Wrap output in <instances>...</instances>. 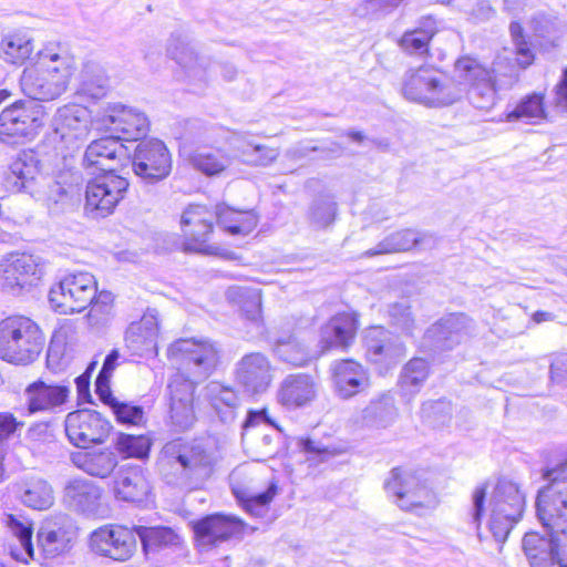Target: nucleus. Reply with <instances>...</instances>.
I'll list each match as a JSON object with an SVG mask.
<instances>
[{
	"label": "nucleus",
	"mask_w": 567,
	"mask_h": 567,
	"mask_svg": "<svg viewBox=\"0 0 567 567\" xmlns=\"http://www.w3.org/2000/svg\"><path fill=\"white\" fill-rule=\"evenodd\" d=\"M509 121H525L526 123H537L546 117L544 107V96L533 93L525 96L515 109L507 115Z\"/></svg>",
	"instance_id": "09e8293b"
},
{
	"label": "nucleus",
	"mask_w": 567,
	"mask_h": 567,
	"mask_svg": "<svg viewBox=\"0 0 567 567\" xmlns=\"http://www.w3.org/2000/svg\"><path fill=\"white\" fill-rule=\"evenodd\" d=\"M207 395L212 408L223 422L234 419V411L238 405V396L233 389L219 383H210L207 386Z\"/></svg>",
	"instance_id": "c03bdc74"
},
{
	"label": "nucleus",
	"mask_w": 567,
	"mask_h": 567,
	"mask_svg": "<svg viewBox=\"0 0 567 567\" xmlns=\"http://www.w3.org/2000/svg\"><path fill=\"white\" fill-rule=\"evenodd\" d=\"M489 505L492 509H501L503 513L522 517L525 497L516 483L501 478L494 488Z\"/></svg>",
	"instance_id": "4c0bfd02"
},
{
	"label": "nucleus",
	"mask_w": 567,
	"mask_h": 567,
	"mask_svg": "<svg viewBox=\"0 0 567 567\" xmlns=\"http://www.w3.org/2000/svg\"><path fill=\"white\" fill-rule=\"evenodd\" d=\"M69 58L59 42H49L38 51V101L60 96L70 79Z\"/></svg>",
	"instance_id": "1a4fd4ad"
},
{
	"label": "nucleus",
	"mask_w": 567,
	"mask_h": 567,
	"mask_svg": "<svg viewBox=\"0 0 567 567\" xmlns=\"http://www.w3.org/2000/svg\"><path fill=\"white\" fill-rule=\"evenodd\" d=\"M236 380L248 393L265 392L272 381L268 358L260 352L244 355L236 364Z\"/></svg>",
	"instance_id": "393cba45"
},
{
	"label": "nucleus",
	"mask_w": 567,
	"mask_h": 567,
	"mask_svg": "<svg viewBox=\"0 0 567 567\" xmlns=\"http://www.w3.org/2000/svg\"><path fill=\"white\" fill-rule=\"evenodd\" d=\"M90 550L114 561L124 563L133 557L137 548L135 530L122 525H104L89 537Z\"/></svg>",
	"instance_id": "2eb2a0df"
},
{
	"label": "nucleus",
	"mask_w": 567,
	"mask_h": 567,
	"mask_svg": "<svg viewBox=\"0 0 567 567\" xmlns=\"http://www.w3.org/2000/svg\"><path fill=\"white\" fill-rule=\"evenodd\" d=\"M102 488L85 478H73L64 487V505L85 517H97L101 514Z\"/></svg>",
	"instance_id": "b1692460"
},
{
	"label": "nucleus",
	"mask_w": 567,
	"mask_h": 567,
	"mask_svg": "<svg viewBox=\"0 0 567 567\" xmlns=\"http://www.w3.org/2000/svg\"><path fill=\"white\" fill-rule=\"evenodd\" d=\"M6 525L11 530V533L19 539L21 547L23 548L28 558L32 559V524L29 522H22L14 515H8L6 519Z\"/></svg>",
	"instance_id": "680f3d73"
},
{
	"label": "nucleus",
	"mask_w": 567,
	"mask_h": 567,
	"mask_svg": "<svg viewBox=\"0 0 567 567\" xmlns=\"http://www.w3.org/2000/svg\"><path fill=\"white\" fill-rule=\"evenodd\" d=\"M402 90L408 100L430 106L451 105L464 93L453 80L426 68L409 71Z\"/></svg>",
	"instance_id": "423d86ee"
},
{
	"label": "nucleus",
	"mask_w": 567,
	"mask_h": 567,
	"mask_svg": "<svg viewBox=\"0 0 567 567\" xmlns=\"http://www.w3.org/2000/svg\"><path fill=\"white\" fill-rule=\"evenodd\" d=\"M96 292V280L92 274H69L50 289L49 302L54 311L63 315L81 312L92 303Z\"/></svg>",
	"instance_id": "9b49d317"
},
{
	"label": "nucleus",
	"mask_w": 567,
	"mask_h": 567,
	"mask_svg": "<svg viewBox=\"0 0 567 567\" xmlns=\"http://www.w3.org/2000/svg\"><path fill=\"white\" fill-rule=\"evenodd\" d=\"M34 275L35 259L32 255L16 252L0 261V287L13 296L30 291Z\"/></svg>",
	"instance_id": "4be33fe9"
},
{
	"label": "nucleus",
	"mask_w": 567,
	"mask_h": 567,
	"mask_svg": "<svg viewBox=\"0 0 567 567\" xmlns=\"http://www.w3.org/2000/svg\"><path fill=\"white\" fill-rule=\"evenodd\" d=\"M437 244V238L429 231H419L406 228L388 235L375 248L367 250L365 257H373L383 254L409 251L414 247L432 249Z\"/></svg>",
	"instance_id": "cd10ccee"
},
{
	"label": "nucleus",
	"mask_w": 567,
	"mask_h": 567,
	"mask_svg": "<svg viewBox=\"0 0 567 567\" xmlns=\"http://www.w3.org/2000/svg\"><path fill=\"white\" fill-rule=\"evenodd\" d=\"M429 377V363L422 358L411 359L402 369L399 378V389L401 396L410 402L423 386Z\"/></svg>",
	"instance_id": "ea45409f"
},
{
	"label": "nucleus",
	"mask_w": 567,
	"mask_h": 567,
	"mask_svg": "<svg viewBox=\"0 0 567 567\" xmlns=\"http://www.w3.org/2000/svg\"><path fill=\"white\" fill-rule=\"evenodd\" d=\"M452 416V404L445 399L427 401L422 404L421 417L432 426L445 425Z\"/></svg>",
	"instance_id": "5fc2aeb1"
},
{
	"label": "nucleus",
	"mask_w": 567,
	"mask_h": 567,
	"mask_svg": "<svg viewBox=\"0 0 567 567\" xmlns=\"http://www.w3.org/2000/svg\"><path fill=\"white\" fill-rule=\"evenodd\" d=\"M219 461L220 453L213 440L178 437L163 446L158 467L167 484L194 491L213 476Z\"/></svg>",
	"instance_id": "20e7f679"
},
{
	"label": "nucleus",
	"mask_w": 567,
	"mask_h": 567,
	"mask_svg": "<svg viewBox=\"0 0 567 567\" xmlns=\"http://www.w3.org/2000/svg\"><path fill=\"white\" fill-rule=\"evenodd\" d=\"M547 482L538 489L536 514L544 528L567 529V458L542 470Z\"/></svg>",
	"instance_id": "39448f33"
},
{
	"label": "nucleus",
	"mask_w": 567,
	"mask_h": 567,
	"mask_svg": "<svg viewBox=\"0 0 567 567\" xmlns=\"http://www.w3.org/2000/svg\"><path fill=\"white\" fill-rule=\"evenodd\" d=\"M23 425L24 423L18 421L13 414L0 412V443L9 440V437L16 434Z\"/></svg>",
	"instance_id": "338daca9"
},
{
	"label": "nucleus",
	"mask_w": 567,
	"mask_h": 567,
	"mask_svg": "<svg viewBox=\"0 0 567 567\" xmlns=\"http://www.w3.org/2000/svg\"><path fill=\"white\" fill-rule=\"evenodd\" d=\"M111 410L121 424L138 426L145 422L144 409L141 405L117 400Z\"/></svg>",
	"instance_id": "bf43d9fd"
},
{
	"label": "nucleus",
	"mask_w": 567,
	"mask_h": 567,
	"mask_svg": "<svg viewBox=\"0 0 567 567\" xmlns=\"http://www.w3.org/2000/svg\"><path fill=\"white\" fill-rule=\"evenodd\" d=\"M111 429V423L101 413L93 410L73 411L65 419V434L69 441L80 449L103 443Z\"/></svg>",
	"instance_id": "a211bd4d"
},
{
	"label": "nucleus",
	"mask_w": 567,
	"mask_h": 567,
	"mask_svg": "<svg viewBox=\"0 0 567 567\" xmlns=\"http://www.w3.org/2000/svg\"><path fill=\"white\" fill-rule=\"evenodd\" d=\"M215 220L216 209L210 210L203 205H189L181 219L184 240L179 248L185 252L218 255L219 248L208 244Z\"/></svg>",
	"instance_id": "ddd939ff"
},
{
	"label": "nucleus",
	"mask_w": 567,
	"mask_h": 567,
	"mask_svg": "<svg viewBox=\"0 0 567 567\" xmlns=\"http://www.w3.org/2000/svg\"><path fill=\"white\" fill-rule=\"evenodd\" d=\"M120 141V136L110 133L109 136L91 142L84 152L82 165L89 174L103 173L85 187L84 213L91 219L113 214L128 189V181L114 173L126 155Z\"/></svg>",
	"instance_id": "7ed1b4c3"
},
{
	"label": "nucleus",
	"mask_w": 567,
	"mask_h": 567,
	"mask_svg": "<svg viewBox=\"0 0 567 567\" xmlns=\"http://www.w3.org/2000/svg\"><path fill=\"white\" fill-rule=\"evenodd\" d=\"M167 354L192 377L189 379L176 374L167 385L171 426L175 432L182 433L190 430L196 422V383L214 371L218 362V350L208 340L179 339L168 347Z\"/></svg>",
	"instance_id": "f03ea898"
},
{
	"label": "nucleus",
	"mask_w": 567,
	"mask_h": 567,
	"mask_svg": "<svg viewBox=\"0 0 567 567\" xmlns=\"http://www.w3.org/2000/svg\"><path fill=\"white\" fill-rule=\"evenodd\" d=\"M398 416L394 398L390 393H382L373 399L362 411L363 421L371 426L386 427Z\"/></svg>",
	"instance_id": "79ce46f5"
},
{
	"label": "nucleus",
	"mask_w": 567,
	"mask_h": 567,
	"mask_svg": "<svg viewBox=\"0 0 567 567\" xmlns=\"http://www.w3.org/2000/svg\"><path fill=\"white\" fill-rule=\"evenodd\" d=\"M358 329V319L354 313L340 312L333 316L320 329L319 346L324 353L331 349H344L353 341Z\"/></svg>",
	"instance_id": "c756f323"
},
{
	"label": "nucleus",
	"mask_w": 567,
	"mask_h": 567,
	"mask_svg": "<svg viewBox=\"0 0 567 567\" xmlns=\"http://www.w3.org/2000/svg\"><path fill=\"white\" fill-rule=\"evenodd\" d=\"M299 447L307 454V461L313 465L327 461L332 455L328 447L311 439H301Z\"/></svg>",
	"instance_id": "0e129e2a"
},
{
	"label": "nucleus",
	"mask_w": 567,
	"mask_h": 567,
	"mask_svg": "<svg viewBox=\"0 0 567 567\" xmlns=\"http://www.w3.org/2000/svg\"><path fill=\"white\" fill-rule=\"evenodd\" d=\"M35 136V102L18 101L0 114V138L10 144H23Z\"/></svg>",
	"instance_id": "aec40b11"
},
{
	"label": "nucleus",
	"mask_w": 567,
	"mask_h": 567,
	"mask_svg": "<svg viewBox=\"0 0 567 567\" xmlns=\"http://www.w3.org/2000/svg\"><path fill=\"white\" fill-rule=\"evenodd\" d=\"M547 536L527 533L523 549L532 567H567V529L545 528Z\"/></svg>",
	"instance_id": "4468645a"
},
{
	"label": "nucleus",
	"mask_w": 567,
	"mask_h": 567,
	"mask_svg": "<svg viewBox=\"0 0 567 567\" xmlns=\"http://www.w3.org/2000/svg\"><path fill=\"white\" fill-rule=\"evenodd\" d=\"M168 55L181 66L192 68L196 61V53L189 43L181 34H173L167 48Z\"/></svg>",
	"instance_id": "13d9d810"
},
{
	"label": "nucleus",
	"mask_w": 567,
	"mask_h": 567,
	"mask_svg": "<svg viewBox=\"0 0 567 567\" xmlns=\"http://www.w3.org/2000/svg\"><path fill=\"white\" fill-rule=\"evenodd\" d=\"M487 485L482 484L477 486L472 495V520L476 526L477 536L481 538L480 526L482 517L485 513V501H486Z\"/></svg>",
	"instance_id": "69168bd1"
},
{
	"label": "nucleus",
	"mask_w": 567,
	"mask_h": 567,
	"mask_svg": "<svg viewBox=\"0 0 567 567\" xmlns=\"http://www.w3.org/2000/svg\"><path fill=\"white\" fill-rule=\"evenodd\" d=\"M90 111L79 104H69L58 109L50 131L44 134L41 144V158H38V173L51 175L47 183L45 203L51 214H61L81 200L84 178L74 168L63 150L74 141L87 136L90 126L96 127Z\"/></svg>",
	"instance_id": "f257e3e1"
},
{
	"label": "nucleus",
	"mask_w": 567,
	"mask_h": 567,
	"mask_svg": "<svg viewBox=\"0 0 567 567\" xmlns=\"http://www.w3.org/2000/svg\"><path fill=\"white\" fill-rule=\"evenodd\" d=\"M249 526L233 515L213 514L193 523L197 546L210 549L229 539H241Z\"/></svg>",
	"instance_id": "6ab92c4d"
},
{
	"label": "nucleus",
	"mask_w": 567,
	"mask_h": 567,
	"mask_svg": "<svg viewBox=\"0 0 567 567\" xmlns=\"http://www.w3.org/2000/svg\"><path fill=\"white\" fill-rule=\"evenodd\" d=\"M318 382L308 373L286 375L277 391L278 402L287 409H299L310 404L317 396Z\"/></svg>",
	"instance_id": "bb28decb"
},
{
	"label": "nucleus",
	"mask_w": 567,
	"mask_h": 567,
	"mask_svg": "<svg viewBox=\"0 0 567 567\" xmlns=\"http://www.w3.org/2000/svg\"><path fill=\"white\" fill-rule=\"evenodd\" d=\"M0 50L2 58L12 64H22L33 51L32 34L24 30H17L3 35Z\"/></svg>",
	"instance_id": "a19ab883"
},
{
	"label": "nucleus",
	"mask_w": 567,
	"mask_h": 567,
	"mask_svg": "<svg viewBox=\"0 0 567 567\" xmlns=\"http://www.w3.org/2000/svg\"><path fill=\"white\" fill-rule=\"evenodd\" d=\"M193 167L207 176H215L230 165V158L220 150H199L189 158Z\"/></svg>",
	"instance_id": "a18cd8bd"
},
{
	"label": "nucleus",
	"mask_w": 567,
	"mask_h": 567,
	"mask_svg": "<svg viewBox=\"0 0 567 567\" xmlns=\"http://www.w3.org/2000/svg\"><path fill=\"white\" fill-rule=\"evenodd\" d=\"M107 89L109 78L104 70L95 63L85 64L80 93L91 99H101L106 94Z\"/></svg>",
	"instance_id": "49530a36"
},
{
	"label": "nucleus",
	"mask_w": 567,
	"mask_h": 567,
	"mask_svg": "<svg viewBox=\"0 0 567 567\" xmlns=\"http://www.w3.org/2000/svg\"><path fill=\"white\" fill-rule=\"evenodd\" d=\"M454 76L460 85L467 86V97L478 110H491L496 102L494 72L472 56H462L454 64Z\"/></svg>",
	"instance_id": "9d476101"
},
{
	"label": "nucleus",
	"mask_w": 567,
	"mask_h": 567,
	"mask_svg": "<svg viewBox=\"0 0 567 567\" xmlns=\"http://www.w3.org/2000/svg\"><path fill=\"white\" fill-rule=\"evenodd\" d=\"M150 492L148 480L140 465L122 466L116 473L114 493L117 499L142 503L147 498Z\"/></svg>",
	"instance_id": "7c9ffc66"
},
{
	"label": "nucleus",
	"mask_w": 567,
	"mask_h": 567,
	"mask_svg": "<svg viewBox=\"0 0 567 567\" xmlns=\"http://www.w3.org/2000/svg\"><path fill=\"white\" fill-rule=\"evenodd\" d=\"M241 441L255 461L264 462L278 454L282 443L281 430L266 409L250 410L243 424Z\"/></svg>",
	"instance_id": "0eeeda50"
},
{
	"label": "nucleus",
	"mask_w": 567,
	"mask_h": 567,
	"mask_svg": "<svg viewBox=\"0 0 567 567\" xmlns=\"http://www.w3.org/2000/svg\"><path fill=\"white\" fill-rule=\"evenodd\" d=\"M231 492L241 508L254 517H264L269 511V504L277 494V485L270 483L264 492H257L250 485L240 481V471L230 475Z\"/></svg>",
	"instance_id": "c85d7f7f"
},
{
	"label": "nucleus",
	"mask_w": 567,
	"mask_h": 567,
	"mask_svg": "<svg viewBox=\"0 0 567 567\" xmlns=\"http://www.w3.org/2000/svg\"><path fill=\"white\" fill-rule=\"evenodd\" d=\"M243 162L254 166H268L279 156V150L264 144L247 142L239 148Z\"/></svg>",
	"instance_id": "603ef678"
},
{
	"label": "nucleus",
	"mask_w": 567,
	"mask_h": 567,
	"mask_svg": "<svg viewBox=\"0 0 567 567\" xmlns=\"http://www.w3.org/2000/svg\"><path fill=\"white\" fill-rule=\"evenodd\" d=\"M474 330L473 320L465 313L442 317L423 336V347L432 352L450 351L463 342Z\"/></svg>",
	"instance_id": "f3484780"
},
{
	"label": "nucleus",
	"mask_w": 567,
	"mask_h": 567,
	"mask_svg": "<svg viewBox=\"0 0 567 567\" xmlns=\"http://www.w3.org/2000/svg\"><path fill=\"white\" fill-rule=\"evenodd\" d=\"M330 370L334 393L340 399H351L370 384L367 370L351 359L334 361Z\"/></svg>",
	"instance_id": "a878e982"
},
{
	"label": "nucleus",
	"mask_w": 567,
	"mask_h": 567,
	"mask_svg": "<svg viewBox=\"0 0 567 567\" xmlns=\"http://www.w3.org/2000/svg\"><path fill=\"white\" fill-rule=\"evenodd\" d=\"M338 216V203L330 193H320L313 197L306 210V220L313 230L330 229Z\"/></svg>",
	"instance_id": "f704fd0d"
},
{
	"label": "nucleus",
	"mask_w": 567,
	"mask_h": 567,
	"mask_svg": "<svg viewBox=\"0 0 567 567\" xmlns=\"http://www.w3.org/2000/svg\"><path fill=\"white\" fill-rule=\"evenodd\" d=\"M96 130L112 133L121 140H138L148 132L146 115L133 107L107 104L96 116Z\"/></svg>",
	"instance_id": "dca6fc26"
},
{
	"label": "nucleus",
	"mask_w": 567,
	"mask_h": 567,
	"mask_svg": "<svg viewBox=\"0 0 567 567\" xmlns=\"http://www.w3.org/2000/svg\"><path fill=\"white\" fill-rule=\"evenodd\" d=\"M509 32L515 45L517 62L523 69H526L533 63L534 53L526 41L523 27L520 23L513 21L509 24Z\"/></svg>",
	"instance_id": "052dcab7"
},
{
	"label": "nucleus",
	"mask_w": 567,
	"mask_h": 567,
	"mask_svg": "<svg viewBox=\"0 0 567 567\" xmlns=\"http://www.w3.org/2000/svg\"><path fill=\"white\" fill-rule=\"evenodd\" d=\"M216 221L230 235H248L258 224L252 210H235L226 206H216Z\"/></svg>",
	"instance_id": "58836bf2"
},
{
	"label": "nucleus",
	"mask_w": 567,
	"mask_h": 567,
	"mask_svg": "<svg viewBox=\"0 0 567 567\" xmlns=\"http://www.w3.org/2000/svg\"><path fill=\"white\" fill-rule=\"evenodd\" d=\"M35 323L24 316H10L0 321V359L14 364L33 362Z\"/></svg>",
	"instance_id": "6e6552de"
},
{
	"label": "nucleus",
	"mask_w": 567,
	"mask_h": 567,
	"mask_svg": "<svg viewBox=\"0 0 567 567\" xmlns=\"http://www.w3.org/2000/svg\"><path fill=\"white\" fill-rule=\"evenodd\" d=\"M384 488L390 496L395 497L396 504L406 511L422 506L423 501L429 496V489L417 473L400 467L391 471V476L385 481Z\"/></svg>",
	"instance_id": "412c9836"
},
{
	"label": "nucleus",
	"mask_w": 567,
	"mask_h": 567,
	"mask_svg": "<svg viewBox=\"0 0 567 567\" xmlns=\"http://www.w3.org/2000/svg\"><path fill=\"white\" fill-rule=\"evenodd\" d=\"M240 308L248 320L258 321L261 313V296L257 289H239Z\"/></svg>",
	"instance_id": "e2e57ef3"
},
{
	"label": "nucleus",
	"mask_w": 567,
	"mask_h": 567,
	"mask_svg": "<svg viewBox=\"0 0 567 567\" xmlns=\"http://www.w3.org/2000/svg\"><path fill=\"white\" fill-rule=\"evenodd\" d=\"M520 518V516L507 514V512L503 513L501 509L491 508L488 527L494 539L498 543H504L514 525Z\"/></svg>",
	"instance_id": "6e6d98bb"
},
{
	"label": "nucleus",
	"mask_w": 567,
	"mask_h": 567,
	"mask_svg": "<svg viewBox=\"0 0 567 567\" xmlns=\"http://www.w3.org/2000/svg\"><path fill=\"white\" fill-rule=\"evenodd\" d=\"M69 395V388L65 385H52L38 379V411L51 410L62 405Z\"/></svg>",
	"instance_id": "864d4df0"
},
{
	"label": "nucleus",
	"mask_w": 567,
	"mask_h": 567,
	"mask_svg": "<svg viewBox=\"0 0 567 567\" xmlns=\"http://www.w3.org/2000/svg\"><path fill=\"white\" fill-rule=\"evenodd\" d=\"M530 28L536 37L548 41H553L560 30L557 17L543 11L533 16Z\"/></svg>",
	"instance_id": "4d7b16f0"
},
{
	"label": "nucleus",
	"mask_w": 567,
	"mask_h": 567,
	"mask_svg": "<svg viewBox=\"0 0 567 567\" xmlns=\"http://www.w3.org/2000/svg\"><path fill=\"white\" fill-rule=\"evenodd\" d=\"M134 530L135 537L141 540L142 550L146 558L164 549L178 548L183 544L179 534L167 526L135 525Z\"/></svg>",
	"instance_id": "72a5a7b5"
},
{
	"label": "nucleus",
	"mask_w": 567,
	"mask_h": 567,
	"mask_svg": "<svg viewBox=\"0 0 567 567\" xmlns=\"http://www.w3.org/2000/svg\"><path fill=\"white\" fill-rule=\"evenodd\" d=\"M68 516L59 514L42 520L38 530V545L42 548L43 559H54L69 548L70 538L65 530Z\"/></svg>",
	"instance_id": "2f4dec72"
},
{
	"label": "nucleus",
	"mask_w": 567,
	"mask_h": 567,
	"mask_svg": "<svg viewBox=\"0 0 567 567\" xmlns=\"http://www.w3.org/2000/svg\"><path fill=\"white\" fill-rule=\"evenodd\" d=\"M114 444L125 457L144 458L151 450V441L144 435L118 433Z\"/></svg>",
	"instance_id": "3c124183"
},
{
	"label": "nucleus",
	"mask_w": 567,
	"mask_h": 567,
	"mask_svg": "<svg viewBox=\"0 0 567 567\" xmlns=\"http://www.w3.org/2000/svg\"><path fill=\"white\" fill-rule=\"evenodd\" d=\"M388 315L391 327L408 337L413 336L416 329V321L408 300H401L389 305Z\"/></svg>",
	"instance_id": "8fccbe9b"
},
{
	"label": "nucleus",
	"mask_w": 567,
	"mask_h": 567,
	"mask_svg": "<svg viewBox=\"0 0 567 567\" xmlns=\"http://www.w3.org/2000/svg\"><path fill=\"white\" fill-rule=\"evenodd\" d=\"M110 379V375L99 373L95 380V393L105 405L112 408L117 399L112 394Z\"/></svg>",
	"instance_id": "774afa93"
},
{
	"label": "nucleus",
	"mask_w": 567,
	"mask_h": 567,
	"mask_svg": "<svg viewBox=\"0 0 567 567\" xmlns=\"http://www.w3.org/2000/svg\"><path fill=\"white\" fill-rule=\"evenodd\" d=\"M72 463L90 476L105 478L117 466V457L111 451L76 452L71 455Z\"/></svg>",
	"instance_id": "c9c22d12"
},
{
	"label": "nucleus",
	"mask_w": 567,
	"mask_h": 567,
	"mask_svg": "<svg viewBox=\"0 0 567 567\" xmlns=\"http://www.w3.org/2000/svg\"><path fill=\"white\" fill-rule=\"evenodd\" d=\"M158 311L147 308L137 322H132L125 332V347L132 355L148 357L157 353Z\"/></svg>",
	"instance_id": "5701e85b"
},
{
	"label": "nucleus",
	"mask_w": 567,
	"mask_h": 567,
	"mask_svg": "<svg viewBox=\"0 0 567 567\" xmlns=\"http://www.w3.org/2000/svg\"><path fill=\"white\" fill-rule=\"evenodd\" d=\"M132 169L145 185H155L172 172V156L166 145L157 140H142L132 157Z\"/></svg>",
	"instance_id": "f8f14e48"
},
{
	"label": "nucleus",
	"mask_w": 567,
	"mask_h": 567,
	"mask_svg": "<svg viewBox=\"0 0 567 567\" xmlns=\"http://www.w3.org/2000/svg\"><path fill=\"white\" fill-rule=\"evenodd\" d=\"M6 186L13 193H25L31 197L35 190V151L32 147L21 151L11 164Z\"/></svg>",
	"instance_id": "473e14b6"
},
{
	"label": "nucleus",
	"mask_w": 567,
	"mask_h": 567,
	"mask_svg": "<svg viewBox=\"0 0 567 567\" xmlns=\"http://www.w3.org/2000/svg\"><path fill=\"white\" fill-rule=\"evenodd\" d=\"M274 352L278 359L295 367H302L308 362L306 348L292 334L275 339Z\"/></svg>",
	"instance_id": "de8ad7c7"
},
{
	"label": "nucleus",
	"mask_w": 567,
	"mask_h": 567,
	"mask_svg": "<svg viewBox=\"0 0 567 567\" xmlns=\"http://www.w3.org/2000/svg\"><path fill=\"white\" fill-rule=\"evenodd\" d=\"M436 31L435 21L431 17L423 18L420 27L402 34L398 40V45L409 55L423 56L427 54L430 41Z\"/></svg>",
	"instance_id": "e433bc0d"
},
{
	"label": "nucleus",
	"mask_w": 567,
	"mask_h": 567,
	"mask_svg": "<svg viewBox=\"0 0 567 567\" xmlns=\"http://www.w3.org/2000/svg\"><path fill=\"white\" fill-rule=\"evenodd\" d=\"M368 354L375 361L379 357L392 360L403 354L404 348L401 342L392 346L388 342V331L383 328H371L364 337Z\"/></svg>",
	"instance_id": "37998d69"
}]
</instances>
